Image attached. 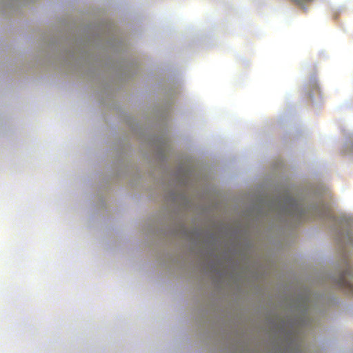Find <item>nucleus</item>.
<instances>
[{
    "label": "nucleus",
    "mask_w": 353,
    "mask_h": 353,
    "mask_svg": "<svg viewBox=\"0 0 353 353\" xmlns=\"http://www.w3.org/2000/svg\"><path fill=\"white\" fill-rule=\"evenodd\" d=\"M337 285L339 288L353 295V275L350 264H347V270L339 276Z\"/></svg>",
    "instance_id": "nucleus-1"
},
{
    "label": "nucleus",
    "mask_w": 353,
    "mask_h": 353,
    "mask_svg": "<svg viewBox=\"0 0 353 353\" xmlns=\"http://www.w3.org/2000/svg\"><path fill=\"white\" fill-rule=\"evenodd\" d=\"M306 87L308 90L312 89L313 90L318 89L317 80L315 76H312L310 78L307 82Z\"/></svg>",
    "instance_id": "nucleus-3"
},
{
    "label": "nucleus",
    "mask_w": 353,
    "mask_h": 353,
    "mask_svg": "<svg viewBox=\"0 0 353 353\" xmlns=\"http://www.w3.org/2000/svg\"><path fill=\"white\" fill-rule=\"evenodd\" d=\"M289 215L292 218L297 219L300 221L305 220L306 216V212L303 207L298 204L292 203L288 209Z\"/></svg>",
    "instance_id": "nucleus-2"
}]
</instances>
